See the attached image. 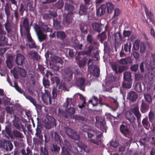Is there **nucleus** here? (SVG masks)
Masks as SVG:
<instances>
[{"instance_id": "1", "label": "nucleus", "mask_w": 155, "mask_h": 155, "mask_svg": "<svg viewBox=\"0 0 155 155\" xmlns=\"http://www.w3.org/2000/svg\"><path fill=\"white\" fill-rule=\"evenodd\" d=\"M34 29L36 32L39 41L40 42L45 40L46 38V35L42 32L40 27L37 24H34Z\"/></svg>"}, {"instance_id": "2", "label": "nucleus", "mask_w": 155, "mask_h": 155, "mask_svg": "<svg viewBox=\"0 0 155 155\" xmlns=\"http://www.w3.org/2000/svg\"><path fill=\"white\" fill-rule=\"evenodd\" d=\"M65 132L67 135L72 139L78 140L80 138L79 135L71 128L66 127L64 128Z\"/></svg>"}, {"instance_id": "3", "label": "nucleus", "mask_w": 155, "mask_h": 155, "mask_svg": "<svg viewBox=\"0 0 155 155\" xmlns=\"http://www.w3.org/2000/svg\"><path fill=\"white\" fill-rule=\"evenodd\" d=\"M130 110L136 117L137 121H140L142 115L140 112L138 105L135 104L132 105Z\"/></svg>"}, {"instance_id": "4", "label": "nucleus", "mask_w": 155, "mask_h": 155, "mask_svg": "<svg viewBox=\"0 0 155 155\" xmlns=\"http://www.w3.org/2000/svg\"><path fill=\"white\" fill-rule=\"evenodd\" d=\"M0 147L6 151H11L13 148V145L11 141L5 140L0 141Z\"/></svg>"}, {"instance_id": "5", "label": "nucleus", "mask_w": 155, "mask_h": 155, "mask_svg": "<svg viewBox=\"0 0 155 155\" xmlns=\"http://www.w3.org/2000/svg\"><path fill=\"white\" fill-rule=\"evenodd\" d=\"M11 72L13 74L14 77L20 74L21 76L25 77L26 75L25 70L20 67H17L16 69L14 67L13 69L11 70Z\"/></svg>"}, {"instance_id": "6", "label": "nucleus", "mask_w": 155, "mask_h": 155, "mask_svg": "<svg viewBox=\"0 0 155 155\" xmlns=\"http://www.w3.org/2000/svg\"><path fill=\"white\" fill-rule=\"evenodd\" d=\"M96 121L95 125L96 127L100 129H103L105 128V123L104 120L99 117L97 116L96 117Z\"/></svg>"}, {"instance_id": "7", "label": "nucleus", "mask_w": 155, "mask_h": 155, "mask_svg": "<svg viewBox=\"0 0 155 155\" xmlns=\"http://www.w3.org/2000/svg\"><path fill=\"white\" fill-rule=\"evenodd\" d=\"M45 92H42L41 99L44 103H47L48 101L50 104H51V100L50 94L49 91L46 89L44 90Z\"/></svg>"}, {"instance_id": "8", "label": "nucleus", "mask_w": 155, "mask_h": 155, "mask_svg": "<svg viewBox=\"0 0 155 155\" xmlns=\"http://www.w3.org/2000/svg\"><path fill=\"white\" fill-rule=\"evenodd\" d=\"M120 130L121 133L127 137L129 136V134L130 132V126L123 124L120 126Z\"/></svg>"}, {"instance_id": "9", "label": "nucleus", "mask_w": 155, "mask_h": 155, "mask_svg": "<svg viewBox=\"0 0 155 155\" xmlns=\"http://www.w3.org/2000/svg\"><path fill=\"white\" fill-rule=\"evenodd\" d=\"M67 3L64 6V10L71 14H72L74 10V6L69 4L73 2L72 0H67Z\"/></svg>"}, {"instance_id": "10", "label": "nucleus", "mask_w": 155, "mask_h": 155, "mask_svg": "<svg viewBox=\"0 0 155 155\" xmlns=\"http://www.w3.org/2000/svg\"><path fill=\"white\" fill-rule=\"evenodd\" d=\"M25 61V58L21 54H17L16 55L15 62L18 65L22 66Z\"/></svg>"}, {"instance_id": "11", "label": "nucleus", "mask_w": 155, "mask_h": 155, "mask_svg": "<svg viewBox=\"0 0 155 155\" xmlns=\"http://www.w3.org/2000/svg\"><path fill=\"white\" fill-rule=\"evenodd\" d=\"M85 80L83 78H78L76 80L75 84L81 90H84Z\"/></svg>"}, {"instance_id": "12", "label": "nucleus", "mask_w": 155, "mask_h": 155, "mask_svg": "<svg viewBox=\"0 0 155 155\" xmlns=\"http://www.w3.org/2000/svg\"><path fill=\"white\" fill-rule=\"evenodd\" d=\"M122 36L119 32L116 33L114 35V39L115 45L120 44L122 43Z\"/></svg>"}, {"instance_id": "13", "label": "nucleus", "mask_w": 155, "mask_h": 155, "mask_svg": "<svg viewBox=\"0 0 155 155\" xmlns=\"http://www.w3.org/2000/svg\"><path fill=\"white\" fill-rule=\"evenodd\" d=\"M92 26L93 29L98 32H101L103 27V25L101 23L96 22L92 24Z\"/></svg>"}, {"instance_id": "14", "label": "nucleus", "mask_w": 155, "mask_h": 155, "mask_svg": "<svg viewBox=\"0 0 155 155\" xmlns=\"http://www.w3.org/2000/svg\"><path fill=\"white\" fill-rule=\"evenodd\" d=\"M125 117L131 123H134L136 120V118L134 116L133 114H132L129 111H128L126 112Z\"/></svg>"}, {"instance_id": "15", "label": "nucleus", "mask_w": 155, "mask_h": 155, "mask_svg": "<svg viewBox=\"0 0 155 155\" xmlns=\"http://www.w3.org/2000/svg\"><path fill=\"white\" fill-rule=\"evenodd\" d=\"M118 62L119 64L123 65L127 64L132 63L131 58L130 57H128L124 58H121L119 60Z\"/></svg>"}, {"instance_id": "16", "label": "nucleus", "mask_w": 155, "mask_h": 155, "mask_svg": "<svg viewBox=\"0 0 155 155\" xmlns=\"http://www.w3.org/2000/svg\"><path fill=\"white\" fill-rule=\"evenodd\" d=\"M137 97V94L134 91H131L128 93L127 98L132 101H135Z\"/></svg>"}, {"instance_id": "17", "label": "nucleus", "mask_w": 155, "mask_h": 155, "mask_svg": "<svg viewBox=\"0 0 155 155\" xmlns=\"http://www.w3.org/2000/svg\"><path fill=\"white\" fill-rule=\"evenodd\" d=\"M106 11V6L104 5H102L97 10L96 14L97 16H101L104 14Z\"/></svg>"}, {"instance_id": "18", "label": "nucleus", "mask_w": 155, "mask_h": 155, "mask_svg": "<svg viewBox=\"0 0 155 155\" xmlns=\"http://www.w3.org/2000/svg\"><path fill=\"white\" fill-rule=\"evenodd\" d=\"M67 114H65L64 117L66 118H68L69 117H71L75 113V109L72 107H70L66 110Z\"/></svg>"}, {"instance_id": "19", "label": "nucleus", "mask_w": 155, "mask_h": 155, "mask_svg": "<svg viewBox=\"0 0 155 155\" xmlns=\"http://www.w3.org/2000/svg\"><path fill=\"white\" fill-rule=\"evenodd\" d=\"M6 34V31L0 27V45H2V43H1V42H2L5 40Z\"/></svg>"}, {"instance_id": "20", "label": "nucleus", "mask_w": 155, "mask_h": 155, "mask_svg": "<svg viewBox=\"0 0 155 155\" xmlns=\"http://www.w3.org/2000/svg\"><path fill=\"white\" fill-rule=\"evenodd\" d=\"M143 6L144 7L146 14L147 18H149L151 21H153L154 20L153 14L150 11L149 12H148L147 8L145 5H144Z\"/></svg>"}, {"instance_id": "21", "label": "nucleus", "mask_w": 155, "mask_h": 155, "mask_svg": "<svg viewBox=\"0 0 155 155\" xmlns=\"http://www.w3.org/2000/svg\"><path fill=\"white\" fill-rule=\"evenodd\" d=\"M74 68L68 69V71L66 74V77L68 81H70L72 79L74 71Z\"/></svg>"}, {"instance_id": "22", "label": "nucleus", "mask_w": 155, "mask_h": 155, "mask_svg": "<svg viewBox=\"0 0 155 155\" xmlns=\"http://www.w3.org/2000/svg\"><path fill=\"white\" fill-rule=\"evenodd\" d=\"M72 14L68 13L64 19V22L68 25L71 23L72 20Z\"/></svg>"}, {"instance_id": "23", "label": "nucleus", "mask_w": 155, "mask_h": 155, "mask_svg": "<svg viewBox=\"0 0 155 155\" xmlns=\"http://www.w3.org/2000/svg\"><path fill=\"white\" fill-rule=\"evenodd\" d=\"M131 75L130 72H125L124 74V78L125 81L130 82L131 81Z\"/></svg>"}, {"instance_id": "24", "label": "nucleus", "mask_w": 155, "mask_h": 155, "mask_svg": "<svg viewBox=\"0 0 155 155\" xmlns=\"http://www.w3.org/2000/svg\"><path fill=\"white\" fill-rule=\"evenodd\" d=\"M6 16L7 21H8L11 14L9 6L8 3H6L4 8Z\"/></svg>"}, {"instance_id": "25", "label": "nucleus", "mask_w": 155, "mask_h": 155, "mask_svg": "<svg viewBox=\"0 0 155 155\" xmlns=\"http://www.w3.org/2000/svg\"><path fill=\"white\" fill-rule=\"evenodd\" d=\"M50 135L52 138H54L56 141L60 142V136L57 132L52 131Z\"/></svg>"}, {"instance_id": "26", "label": "nucleus", "mask_w": 155, "mask_h": 155, "mask_svg": "<svg viewBox=\"0 0 155 155\" xmlns=\"http://www.w3.org/2000/svg\"><path fill=\"white\" fill-rule=\"evenodd\" d=\"M146 67L148 70H153L155 68V62H147L146 65Z\"/></svg>"}, {"instance_id": "27", "label": "nucleus", "mask_w": 155, "mask_h": 155, "mask_svg": "<svg viewBox=\"0 0 155 155\" xmlns=\"http://www.w3.org/2000/svg\"><path fill=\"white\" fill-rule=\"evenodd\" d=\"M142 123L143 126L147 129H148L150 126V124L148 121L147 117L144 118L142 121Z\"/></svg>"}, {"instance_id": "28", "label": "nucleus", "mask_w": 155, "mask_h": 155, "mask_svg": "<svg viewBox=\"0 0 155 155\" xmlns=\"http://www.w3.org/2000/svg\"><path fill=\"white\" fill-rule=\"evenodd\" d=\"M149 105L146 103L142 102L140 106V110L142 113H144L148 109Z\"/></svg>"}, {"instance_id": "29", "label": "nucleus", "mask_w": 155, "mask_h": 155, "mask_svg": "<svg viewBox=\"0 0 155 155\" xmlns=\"http://www.w3.org/2000/svg\"><path fill=\"white\" fill-rule=\"evenodd\" d=\"M21 153L22 155H35L32 154L31 150L28 147H27L26 150L22 149L21 151Z\"/></svg>"}, {"instance_id": "30", "label": "nucleus", "mask_w": 155, "mask_h": 155, "mask_svg": "<svg viewBox=\"0 0 155 155\" xmlns=\"http://www.w3.org/2000/svg\"><path fill=\"white\" fill-rule=\"evenodd\" d=\"M106 5L108 13H111L114 8V5L111 2L107 3Z\"/></svg>"}, {"instance_id": "31", "label": "nucleus", "mask_w": 155, "mask_h": 155, "mask_svg": "<svg viewBox=\"0 0 155 155\" xmlns=\"http://www.w3.org/2000/svg\"><path fill=\"white\" fill-rule=\"evenodd\" d=\"M144 98L146 102L148 104H150L152 102V99L151 96L149 93H147L144 94Z\"/></svg>"}, {"instance_id": "32", "label": "nucleus", "mask_w": 155, "mask_h": 155, "mask_svg": "<svg viewBox=\"0 0 155 155\" xmlns=\"http://www.w3.org/2000/svg\"><path fill=\"white\" fill-rule=\"evenodd\" d=\"M12 133L13 136L15 138H22L23 137L22 133L17 130H14L13 131Z\"/></svg>"}, {"instance_id": "33", "label": "nucleus", "mask_w": 155, "mask_h": 155, "mask_svg": "<svg viewBox=\"0 0 155 155\" xmlns=\"http://www.w3.org/2000/svg\"><path fill=\"white\" fill-rule=\"evenodd\" d=\"M83 5H81L80 7L79 13L80 15H82L87 12V7Z\"/></svg>"}, {"instance_id": "34", "label": "nucleus", "mask_w": 155, "mask_h": 155, "mask_svg": "<svg viewBox=\"0 0 155 155\" xmlns=\"http://www.w3.org/2000/svg\"><path fill=\"white\" fill-rule=\"evenodd\" d=\"M86 50L83 51V54L88 55H90L91 52L94 50V48L91 45H90L87 48H86Z\"/></svg>"}, {"instance_id": "35", "label": "nucleus", "mask_w": 155, "mask_h": 155, "mask_svg": "<svg viewBox=\"0 0 155 155\" xmlns=\"http://www.w3.org/2000/svg\"><path fill=\"white\" fill-rule=\"evenodd\" d=\"M22 26L25 28V31L30 30L29 26V23L27 18H25L22 22Z\"/></svg>"}, {"instance_id": "36", "label": "nucleus", "mask_w": 155, "mask_h": 155, "mask_svg": "<svg viewBox=\"0 0 155 155\" xmlns=\"http://www.w3.org/2000/svg\"><path fill=\"white\" fill-rule=\"evenodd\" d=\"M52 61L54 63H59L62 64L63 61L60 57L57 56H54L51 59Z\"/></svg>"}, {"instance_id": "37", "label": "nucleus", "mask_w": 155, "mask_h": 155, "mask_svg": "<svg viewBox=\"0 0 155 155\" xmlns=\"http://www.w3.org/2000/svg\"><path fill=\"white\" fill-rule=\"evenodd\" d=\"M131 47V45L130 42H127L124 44V50L126 52H130Z\"/></svg>"}, {"instance_id": "38", "label": "nucleus", "mask_w": 155, "mask_h": 155, "mask_svg": "<svg viewBox=\"0 0 155 155\" xmlns=\"http://www.w3.org/2000/svg\"><path fill=\"white\" fill-rule=\"evenodd\" d=\"M64 5L63 1L62 0H59L55 3V7L58 9H60L63 8Z\"/></svg>"}, {"instance_id": "39", "label": "nucleus", "mask_w": 155, "mask_h": 155, "mask_svg": "<svg viewBox=\"0 0 155 155\" xmlns=\"http://www.w3.org/2000/svg\"><path fill=\"white\" fill-rule=\"evenodd\" d=\"M88 141H89L90 143L94 144L97 145H100L101 142V140L98 138H96V139L90 138L88 140Z\"/></svg>"}, {"instance_id": "40", "label": "nucleus", "mask_w": 155, "mask_h": 155, "mask_svg": "<svg viewBox=\"0 0 155 155\" xmlns=\"http://www.w3.org/2000/svg\"><path fill=\"white\" fill-rule=\"evenodd\" d=\"M36 132L35 135L36 136L38 137L41 140H42L43 139V136L41 134V130L40 128L37 127L36 129Z\"/></svg>"}, {"instance_id": "41", "label": "nucleus", "mask_w": 155, "mask_h": 155, "mask_svg": "<svg viewBox=\"0 0 155 155\" xmlns=\"http://www.w3.org/2000/svg\"><path fill=\"white\" fill-rule=\"evenodd\" d=\"M56 35L58 38L62 40L65 37L66 35L64 32L59 31L56 32Z\"/></svg>"}, {"instance_id": "42", "label": "nucleus", "mask_w": 155, "mask_h": 155, "mask_svg": "<svg viewBox=\"0 0 155 155\" xmlns=\"http://www.w3.org/2000/svg\"><path fill=\"white\" fill-rule=\"evenodd\" d=\"M33 1H28L27 4V6L29 7V10L32 12H34L35 9V7L33 6Z\"/></svg>"}, {"instance_id": "43", "label": "nucleus", "mask_w": 155, "mask_h": 155, "mask_svg": "<svg viewBox=\"0 0 155 155\" xmlns=\"http://www.w3.org/2000/svg\"><path fill=\"white\" fill-rule=\"evenodd\" d=\"M42 30L44 32H49L51 31V29L48 26L44 24H42L41 25Z\"/></svg>"}, {"instance_id": "44", "label": "nucleus", "mask_w": 155, "mask_h": 155, "mask_svg": "<svg viewBox=\"0 0 155 155\" xmlns=\"http://www.w3.org/2000/svg\"><path fill=\"white\" fill-rule=\"evenodd\" d=\"M24 95L25 96L26 99L29 100L35 107L37 106V103L35 100L29 95L26 96L25 94H24Z\"/></svg>"}, {"instance_id": "45", "label": "nucleus", "mask_w": 155, "mask_h": 155, "mask_svg": "<svg viewBox=\"0 0 155 155\" xmlns=\"http://www.w3.org/2000/svg\"><path fill=\"white\" fill-rule=\"evenodd\" d=\"M111 66L113 70L115 73H117L118 72L117 68H119V65L116 63H113L111 64Z\"/></svg>"}, {"instance_id": "46", "label": "nucleus", "mask_w": 155, "mask_h": 155, "mask_svg": "<svg viewBox=\"0 0 155 155\" xmlns=\"http://www.w3.org/2000/svg\"><path fill=\"white\" fill-rule=\"evenodd\" d=\"M100 69L97 67L94 68L93 70V74L94 76L98 77L100 75Z\"/></svg>"}, {"instance_id": "47", "label": "nucleus", "mask_w": 155, "mask_h": 155, "mask_svg": "<svg viewBox=\"0 0 155 155\" xmlns=\"http://www.w3.org/2000/svg\"><path fill=\"white\" fill-rule=\"evenodd\" d=\"M134 88L138 92H140L142 91V88L140 83H136L134 86Z\"/></svg>"}, {"instance_id": "48", "label": "nucleus", "mask_w": 155, "mask_h": 155, "mask_svg": "<svg viewBox=\"0 0 155 155\" xmlns=\"http://www.w3.org/2000/svg\"><path fill=\"white\" fill-rule=\"evenodd\" d=\"M61 155H71L69 152L67 150L66 147H63L62 148Z\"/></svg>"}, {"instance_id": "49", "label": "nucleus", "mask_w": 155, "mask_h": 155, "mask_svg": "<svg viewBox=\"0 0 155 155\" xmlns=\"http://www.w3.org/2000/svg\"><path fill=\"white\" fill-rule=\"evenodd\" d=\"M79 147L83 149L84 151L87 153L89 152L90 151V148L89 147L84 144H81L80 146Z\"/></svg>"}, {"instance_id": "50", "label": "nucleus", "mask_w": 155, "mask_h": 155, "mask_svg": "<svg viewBox=\"0 0 155 155\" xmlns=\"http://www.w3.org/2000/svg\"><path fill=\"white\" fill-rule=\"evenodd\" d=\"M78 94L80 98L83 101L82 104L81 106H79V107L80 108H81L85 106L84 104H86L85 99L84 97L81 94L79 93H78Z\"/></svg>"}, {"instance_id": "51", "label": "nucleus", "mask_w": 155, "mask_h": 155, "mask_svg": "<svg viewBox=\"0 0 155 155\" xmlns=\"http://www.w3.org/2000/svg\"><path fill=\"white\" fill-rule=\"evenodd\" d=\"M146 46L144 43L142 42L140 45V52L141 53H143L146 50Z\"/></svg>"}, {"instance_id": "52", "label": "nucleus", "mask_w": 155, "mask_h": 155, "mask_svg": "<svg viewBox=\"0 0 155 155\" xmlns=\"http://www.w3.org/2000/svg\"><path fill=\"white\" fill-rule=\"evenodd\" d=\"M128 67L126 65L119 66L118 68V71L119 73H121L127 69Z\"/></svg>"}, {"instance_id": "53", "label": "nucleus", "mask_w": 155, "mask_h": 155, "mask_svg": "<svg viewBox=\"0 0 155 155\" xmlns=\"http://www.w3.org/2000/svg\"><path fill=\"white\" fill-rule=\"evenodd\" d=\"M140 41H139L136 40L135 42L133 45V48L135 51L138 50L139 48Z\"/></svg>"}, {"instance_id": "54", "label": "nucleus", "mask_w": 155, "mask_h": 155, "mask_svg": "<svg viewBox=\"0 0 155 155\" xmlns=\"http://www.w3.org/2000/svg\"><path fill=\"white\" fill-rule=\"evenodd\" d=\"M25 10V9L24 7V5L22 3H21L19 9L20 15L22 16L23 15Z\"/></svg>"}, {"instance_id": "55", "label": "nucleus", "mask_w": 155, "mask_h": 155, "mask_svg": "<svg viewBox=\"0 0 155 155\" xmlns=\"http://www.w3.org/2000/svg\"><path fill=\"white\" fill-rule=\"evenodd\" d=\"M123 86L127 88H130L131 87V84L130 83V82H124L122 84Z\"/></svg>"}, {"instance_id": "56", "label": "nucleus", "mask_w": 155, "mask_h": 155, "mask_svg": "<svg viewBox=\"0 0 155 155\" xmlns=\"http://www.w3.org/2000/svg\"><path fill=\"white\" fill-rule=\"evenodd\" d=\"M30 30L25 31L26 35L28 41L30 42H32V39L30 34L29 33Z\"/></svg>"}, {"instance_id": "57", "label": "nucleus", "mask_w": 155, "mask_h": 155, "mask_svg": "<svg viewBox=\"0 0 155 155\" xmlns=\"http://www.w3.org/2000/svg\"><path fill=\"white\" fill-rule=\"evenodd\" d=\"M73 119L75 120H79L84 121V117L76 115L73 116Z\"/></svg>"}, {"instance_id": "58", "label": "nucleus", "mask_w": 155, "mask_h": 155, "mask_svg": "<svg viewBox=\"0 0 155 155\" xmlns=\"http://www.w3.org/2000/svg\"><path fill=\"white\" fill-rule=\"evenodd\" d=\"M148 116L150 121V122H152L154 117V113L150 111L149 113Z\"/></svg>"}, {"instance_id": "59", "label": "nucleus", "mask_w": 155, "mask_h": 155, "mask_svg": "<svg viewBox=\"0 0 155 155\" xmlns=\"http://www.w3.org/2000/svg\"><path fill=\"white\" fill-rule=\"evenodd\" d=\"M43 83L44 86L45 87L49 86L50 85V82L49 81L45 79V78H43Z\"/></svg>"}, {"instance_id": "60", "label": "nucleus", "mask_w": 155, "mask_h": 155, "mask_svg": "<svg viewBox=\"0 0 155 155\" xmlns=\"http://www.w3.org/2000/svg\"><path fill=\"white\" fill-rule=\"evenodd\" d=\"M83 130L84 132L91 130L92 128L87 125H85L83 126Z\"/></svg>"}, {"instance_id": "61", "label": "nucleus", "mask_w": 155, "mask_h": 155, "mask_svg": "<svg viewBox=\"0 0 155 155\" xmlns=\"http://www.w3.org/2000/svg\"><path fill=\"white\" fill-rule=\"evenodd\" d=\"M14 15L15 18L17 21H18L19 19V17H20V13L19 14L18 11L17 9L14 10Z\"/></svg>"}, {"instance_id": "62", "label": "nucleus", "mask_w": 155, "mask_h": 155, "mask_svg": "<svg viewBox=\"0 0 155 155\" xmlns=\"http://www.w3.org/2000/svg\"><path fill=\"white\" fill-rule=\"evenodd\" d=\"M73 100L72 99L70 98L69 99L68 98H67L66 99V100L65 102L63 104V106L64 107H67L69 105V101H70L71 103L73 101Z\"/></svg>"}, {"instance_id": "63", "label": "nucleus", "mask_w": 155, "mask_h": 155, "mask_svg": "<svg viewBox=\"0 0 155 155\" xmlns=\"http://www.w3.org/2000/svg\"><path fill=\"white\" fill-rule=\"evenodd\" d=\"M50 66L51 68L55 71H58L59 70L60 68L59 66H58L54 64H51Z\"/></svg>"}, {"instance_id": "64", "label": "nucleus", "mask_w": 155, "mask_h": 155, "mask_svg": "<svg viewBox=\"0 0 155 155\" xmlns=\"http://www.w3.org/2000/svg\"><path fill=\"white\" fill-rule=\"evenodd\" d=\"M13 125L18 130H20L21 129L20 126L18 122H17L15 120H13L12 121Z\"/></svg>"}]
</instances>
